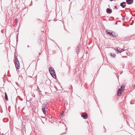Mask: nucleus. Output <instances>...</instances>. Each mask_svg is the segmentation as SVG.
<instances>
[{
	"mask_svg": "<svg viewBox=\"0 0 135 135\" xmlns=\"http://www.w3.org/2000/svg\"><path fill=\"white\" fill-rule=\"evenodd\" d=\"M110 1H113V0H110Z\"/></svg>",
	"mask_w": 135,
	"mask_h": 135,
	"instance_id": "22",
	"label": "nucleus"
},
{
	"mask_svg": "<svg viewBox=\"0 0 135 135\" xmlns=\"http://www.w3.org/2000/svg\"><path fill=\"white\" fill-rule=\"evenodd\" d=\"M18 37H17V41H18Z\"/></svg>",
	"mask_w": 135,
	"mask_h": 135,
	"instance_id": "20",
	"label": "nucleus"
},
{
	"mask_svg": "<svg viewBox=\"0 0 135 135\" xmlns=\"http://www.w3.org/2000/svg\"><path fill=\"white\" fill-rule=\"evenodd\" d=\"M112 36H113V37H116L115 35L114 36V35H113L112 34Z\"/></svg>",
	"mask_w": 135,
	"mask_h": 135,
	"instance_id": "16",
	"label": "nucleus"
},
{
	"mask_svg": "<svg viewBox=\"0 0 135 135\" xmlns=\"http://www.w3.org/2000/svg\"><path fill=\"white\" fill-rule=\"evenodd\" d=\"M117 47H116L115 49V50H116L117 51Z\"/></svg>",
	"mask_w": 135,
	"mask_h": 135,
	"instance_id": "18",
	"label": "nucleus"
},
{
	"mask_svg": "<svg viewBox=\"0 0 135 135\" xmlns=\"http://www.w3.org/2000/svg\"><path fill=\"white\" fill-rule=\"evenodd\" d=\"M81 116L84 119H86L88 118V116L85 113H83L82 114Z\"/></svg>",
	"mask_w": 135,
	"mask_h": 135,
	"instance_id": "4",
	"label": "nucleus"
},
{
	"mask_svg": "<svg viewBox=\"0 0 135 135\" xmlns=\"http://www.w3.org/2000/svg\"><path fill=\"white\" fill-rule=\"evenodd\" d=\"M126 2H123L121 3L120 4V6L122 7L123 8H124L125 6L126 5L125 4H126Z\"/></svg>",
	"mask_w": 135,
	"mask_h": 135,
	"instance_id": "10",
	"label": "nucleus"
},
{
	"mask_svg": "<svg viewBox=\"0 0 135 135\" xmlns=\"http://www.w3.org/2000/svg\"><path fill=\"white\" fill-rule=\"evenodd\" d=\"M27 47H29V45H28L27 46Z\"/></svg>",
	"mask_w": 135,
	"mask_h": 135,
	"instance_id": "21",
	"label": "nucleus"
},
{
	"mask_svg": "<svg viewBox=\"0 0 135 135\" xmlns=\"http://www.w3.org/2000/svg\"><path fill=\"white\" fill-rule=\"evenodd\" d=\"M108 14H110L112 12V10L109 8H107L106 10Z\"/></svg>",
	"mask_w": 135,
	"mask_h": 135,
	"instance_id": "7",
	"label": "nucleus"
},
{
	"mask_svg": "<svg viewBox=\"0 0 135 135\" xmlns=\"http://www.w3.org/2000/svg\"><path fill=\"white\" fill-rule=\"evenodd\" d=\"M47 104H43V108H42V110L43 111V112L45 114H46V111H45V107L46 106Z\"/></svg>",
	"mask_w": 135,
	"mask_h": 135,
	"instance_id": "3",
	"label": "nucleus"
},
{
	"mask_svg": "<svg viewBox=\"0 0 135 135\" xmlns=\"http://www.w3.org/2000/svg\"><path fill=\"white\" fill-rule=\"evenodd\" d=\"M14 62H15V64L16 63H17L18 62H19V61L18 60L17 58H16V59H15L14 60Z\"/></svg>",
	"mask_w": 135,
	"mask_h": 135,
	"instance_id": "12",
	"label": "nucleus"
},
{
	"mask_svg": "<svg viewBox=\"0 0 135 135\" xmlns=\"http://www.w3.org/2000/svg\"><path fill=\"white\" fill-rule=\"evenodd\" d=\"M126 2L128 4H131L133 2V0H126Z\"/></svg>",
	"mask_w": 135,
	"mask_h": 135,
	"instance_id": "9",
	"label": "nucleus"
},
{
	"mask_svg": "<svg viewBox=\"0 0 135 135\" xmlns=\"http://www.w3.org/2000/svg\"><path fill=\"white\" fill-rule=\"evenodd\" d=\"M122 57H123H123H124V56H122Z\"/></svg>",
	"mask_w": 135,
	"mask_h": 135,
	"instance_id": "25",
	"label": "nucleus"
},
{
	"mask_svg": "<svg viewBox=\"0 0 135 135\" xmlns=\"http://www.w3.org/2000/svg\"><path fill=\"white\" fill-rule=\"evenodd\" d=\"M15 64L16 68L17 69H18L20 67V64L19 62L15 63Z\"/></svg>",
	"mask_w": 135,
	"mask_h": 135,
	"instance_id": "8",
	"label": "nucleus"
},
{
	"mask_svg": "<svg viewBox=\"0 0 135 135\" xmlns=\"http://www.w3.org/2000/svg\"><path fill=\"white\" fill-rule=\"evenodd\" d=\"M64 113V111H63L62 112V114Z\"/></svg>",
	"mask_w": 135,
	"mask_h": 135,
	"instance_id": "19",
	"label": "nucleus"
},
{
	"mask_svg": "<svg viewBox=\"0 0 135 135\" xmlns=\"http://www.w3.org/2000/svg\"><path fill=\"white\" fill-rule=\"evenodd\" d=\"M5 99L7 101L8 100V96H7V93L6 92H5Z\"/></svg>",
	"mask_w": 135,
	"mask_h": 135,
	"instance_id": "11",
	"label": "nucleus"
},
{
	"mask_svg": "<svg viewBox=\"0 0 135 135\" xmlns=\"http://www.w3.org/2000/svg\"><path fill=\"white\" fill-rule=\"evenodd\" d=\"M117 51L118 52H119L120 53H121L122 51H124V50L123 49H122L121 48H120L119 47H117Z\"/></svg>",
	"mask_w": 135,
	"mask_h": 135,
	"instance_id": "6",
	"label": "nucleus"
},
{
	"mask_svg": "<svg viewBox=\"0 0 135 135\" xmlns=\"http://www.w3.org/2000/svg\"><path fill=\"white\" fill-rule=\"evenodd\" d=\"M76 52H78V51H76Z\"/></svg>",
	"mask_w": 135,
	"mask_h": 135,
	"instance_id": "24",
	"label": "nucleus"
},
{
	"mask_svg": "<svg viewBox=\"0 0 135 135\" xmlns=\"http://www.w3.org/2000/svg\"><path fill=\"white\" fill-rule=\"evenodd\" d=\"M18 20L17 18H16L15 20V22H17Z\"/></svg>",
	"mask_w": 135,
	"mask_h": 135,
	"instance_id": "14",
	"label": "nucleus"
},
{
	"mask_svg": "<svg viewBox=\"0 0 135 135\" xmlns=\"http://www.w3.org/2000/svg\"><path fill=\"white\" fill-rule=\"evenodd\" d=\"M49 72L53 77L54 78H55L56 77V76L53 68L51 67H50L49 69Z\"/></svg>",
	"mask_w": 135,
	"mask_h": 135,
	"instance_id": "1",
	"label": "nucleus"
},
{
	"mask_svg": "<svg viewBox=\"0 0 135 135\" xmlns=\"http://www.w3.org/2000/svg\"><path fill=\"white\" fill-rule=\"evenodd\" d=\"M115 8L116 9H117V7L115 6Z\"/></svg>",
	"mask_w": 135,
	"mask_h": 135,
	"instance_id": "17",
	"label": "nucleus"
},
{
	"mask_svg": "<svg viewBox=\"0 0 135 135\" xmlns=\"http://www.w3.org/2000/svg\"><path fill=\"white\" fill-rule=\"evenodd\" d=\"M124 86L122 85L121 86V88H119L118 89L117 91V94L118 96H120L121 95V93L124 89Z\"/></svg>",
	"mask_w": 135,
	"mask_h": 135,
	"instance_id": "2",
	"label": "nucleus"
},
{
	"mask_svg": "<svg viewBox=\"0 0 135 135\" xmlns=\"http://www.w3.org/2000/svg\"><path fill=\"white\" fill-rule=\"evenodd\" d=\"M134 87L135 88V85L134 86Z\"/></svg>",
	"mask_w": 135,
	"mask_h": 135,
	"instance_id": "23",
	"label": "nucleus"
},
{
	"mask_svg": "<svg viewBox=\"0 0 135 135\" xmlns=\"http://www.w3.org/2000/svg\"><path fill=\"white\" fill-rule=\"evenodd\" d=\"M109 55L110 56L113 57H115V56L116 55L115 54H114L113 55L112 54V53H111Z\"/></svg>",
	"mask_w": 135,
	"mask_h": 135,
	"instance_id": "13",
	"label": "nucleus"
},
{
	"mask_svg": "<svg viewBox=\"0 0 135 135\" xmlns=\"http://www.w3.org/2000/svg\"><path fill=\"white\" fill-rule=\"evenodd\" d=\"M107 34L109 35L110 36H112V31L109 30H107L106 31Z\"/></svg>",
	"mask_w": 135,
	"mask_h": 135,
	"instance_id": "5",
	"label": "nucleus"
},
{
	"mask_svg": "<svg viewBox=\"0 0 135 135\" xmlns=\"http://www.w3.org/2000/svg\"><path fill=\"white\" fill-rule=\"evenodd\" d=\"M15 59H16V58H17V57L16 56H15Z\"/></svg>",
	"mask_w": 135,
	"mask_h": 135,
	"instance_id": "15",
	"label": "nucleus"
}]
</instances>
